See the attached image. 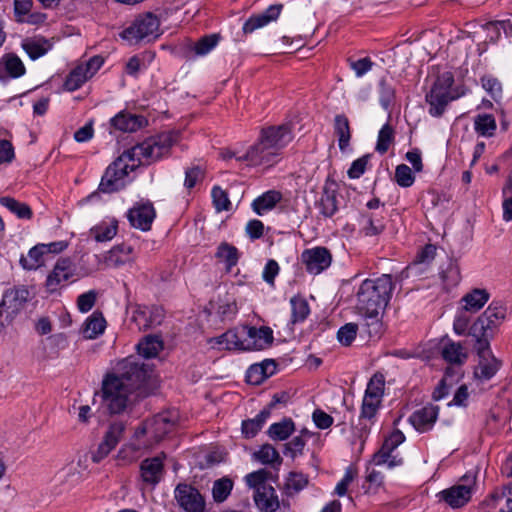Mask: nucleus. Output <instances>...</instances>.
<instances>
[{
    "mask_svg": "<svg viewBox=\"0 0 512 512\" xmlns=\"http://www.w3.org/2000/svg\"><path fill=\"white\" fill-rule=\"evenodd\" d=\"M176 141L175 133L166 132L146 139L124 151L107 167L99 184V190L104 193H112L124 188L126 177L130 172L140 164H150L167 155Z\"/></svg>",
    "mask_w": 512,
    "mask_h": 512,
    "instance_id": "obj_1",
    "label": "nucleus"
},
{
    "mask_svg": "<svg viewBox=\"0 0 512 512\" xmlns=\"http://www.w3.org/2000/svg\"><path fill=\"white\" fill-rule=\"evenodd\" d=\"M148 366L135 358H127L119 364L117 373H108L102 380V404L111 414L122 413L129 405L134 392L138 395L149 377Z\"/></svg>",
    "mask_w": 512,
    "mask_h": 512,
    "instance_id": "obj_2",
    "label": "nucleus"
},
{
    "mask_svg": "<svg viewBox=\"0 0 512 512\" xmlns=\"http://www.w3.org/2000/svg\"><path fill=\"white\" fill-rule=\"evenodd\" d=\"M506 307L501 301H493L469 328V336L474 340L473 348L479 362L474 369V376L481 381L492 379L501 367L490 348V341L498 332L506 317Z\"/></svg>",
    "mask_w": 512,
    "mask_h": 512,
    "instance_id": "obj_3",
    "label": "nucleus"
},
{
    "mask_svg": "<svg viewBox=\"0 0 512 512\" xmlns=\"http://www.w3.org/2000/svg\"><path fill=\"white\" fill-rule=\"evenodd\" d=\"M393 289L394 282L389 274H383L375 279H366L358 289L357 308L364 318V325L370 337H379L381 334L383 325L380 313L386 309Z\"/></svg>",
    "mask_w": 512,
    "mask_h": 512,
    "instance_id": "obj_4",
    "label": "nucleus"
},
{
    "mask_svg": "<svg viewBox=\"0 0 512 512\" xmlns=\"http://www.w3.org/2000/svg\"><path fill=\"white\" fill-rule=\"evenodd\" d=\"M292 139V130L288 124L263 128L258 141L245 151L243 157L254 166L272 165L276 161L280 150Z\"/></svg>",
    "mask_w": 512,
    "mask_h": 512,
    "instance_id": "obj_5",
    "label": "nucleus"
},
{
    "mask_svg": "<svg viewBox=\"0 0 512 512\" xmlns=\"http://www.w3.org/2000/svg\"><path fill=\"white\" fill-rule=\"evenodd\" d=\"M177 420V413L173 411L163 412L145 420L135 431L134 437L140 441L146 437V442L139 443L136 449H151L170 433Z\"/></svg>",
    "mask_w": 512,
    "mask_h": 512,
    "instance_id": "obj_6",
    "label": "nucleus"
},
{
    "mask_svg": "<svg viewBox=\"0 0 512 512\" xmlns=\"http://www.w3.org/2000/svg\"><path fill=\"white\" fill-rule=\"evenodd\" d=\"M453 84L454 76L451 72L438 75L430 92L426 94V102L429 104L431 116L441 117L448 104L459 97V95L452 94Z\"/></svg>",
    "mask_w": 512,
    "mask_h": 512,
    "instance_id": "obj_7",
    "label": "nucleus"
},
{
    "mask_svg": "<svg viewBox=\"0 0 512 512\" xmlns=\"http://www.w3.org/2000/svg\"><path fill=\"white\" fill-rule=\"evenodd\" d=\"M160 21L151 12L138 15L134 21L123 30L121 37L130 44H137L140 41H150L159 36Z\"/></svg>",
    "mask_w": 512,
    "mask_h": 512,
    "instance_id": "obj_8",
    "label": "nucleus"
},
{
    "mask_svg": "<svg viewBox=\"0 0 512 512\" xmlns=\"http://www.w3.org/2000/svg\"><path fill=\"white\" fill-rule=\"evenodd\" d=\"M385 377L381 372H376L370 378L361 405L359 416L360 425L365 420L372 422L381 406L384 396Z\"/></svg>",
    "mask_w": 512,
    "mask_h": 512,
    "instance_id": "obj_9",
    "label": "nucleus"
},
{
    "mask_svg": "<svg viewBox=\"0 0 512 512\" xmlns=\"http://www.w3.org/2000/svg\"><path fill=\"white\" fill-rule=\"evenodd\" d=\"M461 484L453 485L437 494L439 501L446 503L452 509H458L465 506L472 498L474 486L476 484V474L466 473L462 478Z\"/></svg>",
    "mask_w": 512,
    "mask_h": 512,
    "instance_id": "obj_10",
    "label": "nucleus"
},
{
    "mask_svg": "<svg viewBox=\"0 0 512 512\" xmlns=\"http://www.w3.org/2000/svg\"><path fill=\"white\" fill-rule=\"evenodd\" d=\"M166 459L165 453H160L153 457L145 458L141 461L139 466V476L142 489H154L164 478Z\"/></svg>",
    "mask_w": 512,
    "mask_h": 512,
    "instance_id": "obj_11",
    "label": "nucleus"
},
{
    "mask_svg": "<svg viewBox=\"0 0 512 512\" xmlns=\"http://www.w3.org/2000/svg\"><path fill=\"white\" fill-rule=\"evenodd\" d=\"M131 320L139 330H147L160 325L164 319V311L159 306L130 305Z\"/></svg>",
    "mask_w": 512,
    "mask_h": 512,
    "instance_id": "obj_12",
    "label": "nucleus"
},
{
    "mask_svg": "<svg viewBox=\"0 0 512 512\" xmlns=\"http://www.w3.org/2000/svg\"><path fill=\"white\" fill-rule=\"evenodd\" d=\"M301 260L309 274L318 275L331 265L332 255L326 247L317 246L305 249Z\"/></svg>",
    "mask_w": 512,
    "mask_h": 512,
    "instance_id": "obj_13",
    "label": "nucleus"
},
{
    "mask_svg": "<svg viewBox=\"0 0 512 512\" xmlns=\"http://www.w3.org/2000/svg\"><path fill=\"white\" fill-rule=\"evenodd\" d=\"M76 267L71 259L60 258L46 279V287L50 292H55L65 286L75 274Z\"/></svg>",
    "mask_w": 512,
    "mask_h": 512,
    "instance_id": "obj_14",
    "label": "nucleus"
},
{
    "mask_svg": "<svg viewBox=\"0 0 512 512\" xmlns=\"http://www.w3.org/2000/svg\"><path fill=\"white\" fill-rule=\"evenodd\" d=\"M241 333L246 335L244 345L247 351L264 350L270 347L274 341L273 330L268 326L244 327Z\"/></svg>",
    "mask_w": 512,
    "mask_h": 512,
    "instance_id": "obj_15",
    "label": "nucleus"
},
{
    "mask_svg": "<svg viewBox=\"0 0 512 512\" xmlns=\"http://www.w3.org/2000/svg\"><path fill=\"white\" fill-rule=\"evenodd\" d=\"M155 216L156 211L150 202L136 203L127 214L131 226L141 231L151 229Z\"/></svg>",
    "mask_w": 512,
    "mask_h": 512,
    "instance_id": "obj_16",
    "label": "nucleus"
},
{
    "mask_svg": "<svg viewBox=\"0 0 512 512\" xmlns=\"http://www.w3.org/2000/svg\"><path fill=\"white\" fill-rule=\"evenodd\" d=\"M438 415L439 406L428 404L414 411L409 417V422L418 432L425 433L433 428Z\"/></svg>",
    "mask_w": 512,
    "mask_h": 512,
    "instance_id": "obj_17",
    "label": "nucleus"
},
{
    "mask_svg": "<svg viewBox=\"0 0 512 512\" xmlns=\"http://www.w3.org/2000/svg\"><path fill=\"white\" fill-rule=\"evenodd\" d=\"M282 8V4H273L262 13L250 16L243 24V33H253L255 30L268 25L270 22L276 21L282 11Z\"/></svg>",
    "mask_w": 512,
    "mask_h": 512,
    "instance_id": "obj_18",
    "label": "nucleus"
},
{
    "mask_svg": "<svg viewBox=\"0 0 512 512\" xmlns=\"http://www.w3.org/2000/svg\"><path fill=\"white\" fill-rule=\"evenodd\" d=\"M320 214L325 218L333 217L338 211L337 184L327 180L319 201L316 202Z\"/></svg>",
    "mask_w": 512,
    "mask_h": 512,
    "instance_id": "obj_19",
    "label": "nucleus"
},
{
    "mask_svg": "<svg viewBox=\"0 0 512 512\" xmlns=\"http://www.w3.org/2000/svg\"><path fill=\"white\" fill-rule=\"evenodd\" d=\"M29 297L30 292L26 286H15L4 292L1 306L11 313H17L24 307Z\"/></svg>",
    "mask_w": 512,
    "mask_h": 512,
    "instance_id": "obj_20",
    "label": "nucleus"
},
{
    "mask_svg": "<svg viewBox=\"0 0 512 512\" xmlns=\"http://www.w3.org/2000/svg\"><path fill=\"white\" fill-rule=\"evenodd\" d=\"M204 311L208 315L215 311L220 321H231L237 314L238 307L235 299L226 294L224 297H219L217 301L211 300Z\"/></svg>",
    "mask_w": 512,
    "mask_h": 512,
    "instance_id": "obj_21",
    "label": "nucleus"
},
{
    "mask_svg": "<svg viewBox=\"0 0 512 512\" xmlns=\"http://www.w3.org/2000/svg\"><path fill=\"white\" fill-rule=\"evenodd\" d=\"M26 68L22 60L14 53H7L0 58V80L5 82L23 76Z\"/></svg>",
    "mask_w": 512,
    "mask_h": 512,
    "instance_id": "obj_22",
    "label": "nucleus"
},
{
    "mask_svg": "<svg viewBox=\"0 0 512 512\" xmlns=\"http://www.w3.org/2000/svg\"><path fill=\"white\" fill-rule=\"evenodd\" d=\"M110 124L116 130L122 132H135L147 124V120L142 115H136L121 111L110 120Z\"/></svg>",
    "mask_w": 512,
    "mask_h": 512,
    "instance_id": "obj_23",
    "label": "nucleus"
},
{
    "mask_svg": "<svg viewBox=\"0 0 512 512\" xmlns=\"http://www.w3.org/2000/svg\"><path fill=\"white\" fill-rule=\"evenodd\" d=\"M208 344L212 348L247 351L244 345L245 339H242L235 329H230L218 337L209 338Z\"/></svg>",
    "mask_w": 512,
    "mask_h": 512,
    "instance_id": "obj_24",
    "label": "nucleus"
},
{
    "mask_svg": "<svg viewBox=\"0 0 512 512\" xmlns=\"http://www.w3.org/2000/svg\"><path fill=\"white\" fill-rule=\"evenodd\" d=\"M253 498L261 511L276 512L280 507L277 493L271 485L259 487L257 491H254Z\"/></svg>",
    "mask_w": 512,
    "mask_h": 512,
    "instance_id": "obj_25",
    "label": "nucleus"
},
{
    "mask_svg": "<svg viewBox=\"0 0 512 512\" xmlns=\"http://www.w3.org/2000/svg\"><path fill=\"white\" fill-rule=\"evenodd\" d=\"M405 441V435L402 431L394 430L383 442L381 448L374 454L376 465H383L388 460L390 454Z\"/></svg>",
    "mask_w": 512,
    "mask_h": 512,
    "instance_id": "obj_26",
    "label": "nucleus"
},
{
    "mask_svg": "<svg viewBox=\"0 0 512 512\" xmlns=\"http://www.w3.org/2000/svg\"><path fill=\"white\" fill-rule=\"evenodd\" d=\"M441 356L446 362L453 365H462L468 357L462 344L451 339L442 341Z\"/></svg>",
    "mask_w": 512,
    "mask_h": 512,
    "instance_id": "obj_27",
    "label": "nucleus"
},
{
    "mask_svg": "<svg viewBox=\"0 0 512 512\" xmlns=\"http://www.w3.org/2000/svg\"><path fill=\"white\" fill-rule=\"evenodd\" d=\"M282 200V194L276 190H269L255 198L251 204L252 210L259 216L272 210Z\"/></svg>",
    "mask_w": 512,
    "mask_h": 512,
    "instance_id": "obj_28",
    "label": "nucleus"
},
{
    "mask_svg": "<svg viewBox=\"0 0 512 512\" xmlns=\"http://www.w3.org/2000/svg\"><path fill=\"white\" fill-rule=\"evenodd\" d=\"M334 134L338 139V146L342 152H345L349 147L351 140L350 122L346 115L337 114L334 117L333 123Z\"/></svg>",
    "mask_w": 512,
    "mask_h": 512,
    "instance_id": "obj_29",
    "label": "nucleus"
},
{
    "mask_svg": "<svg viewBox=\"0 0 512 512\" xmlns=\"http://www.w3.org/2000/svg\"><path fill=\"white\" fill-rule=\"evenodd\" d=\"M106 321L100 312H93L84 322L81 332L86 339H95L105 330Z\"/></svg>",
    "mask_w": 512,
    "mask_h": 512,
    "instance_id": "obj_30",
    "label": "nucleus"
},
{
    "mask_svg": "<svg viewBox=\"0 0 512 512\" xmlns=\"http://www.w3.org/2000/svg\"><path fill=\"white\" fill-rule=\"evenodd\" d=\"M294 431V421L289 417H285L281 421L271 424L267 430V435L274 441H284L287 440Z\"/></svg>",
    "mask_w": 512,
    "mask_h": 512,
    "instance_id": "obj_31",
    "label": "nucleus"
},
{
    "mask_svg": "<svg viewBox=\"0 0 512 512\" xmlns=\"http://www.w3.org/2000/svg\"><path fill=\"white\" fill-rule=\"evenodd\" d=\"M270 417L269 409H262L255 418L242 421L241 431L246 439L255 437Z\"/></svg>",
    "mask_w": 512,
    "mask_h": 512,
    "instance_id": "obj_32",
    "label": "nucleus"
},
{
    "mask_svg": "<svg viewBox=\"0 0 512 512\" xmlns=\"http://www.w3.org/2000/svg\"><path fill=\"white\" fill-rule=\"evenodd\" d=\"M490 294L485 289H473L463 298L464 309L468 312H478L489 300Z\"/></svg>",
    "mask_w": 512,
    "mask_h": 512,
    "instance_id": "obj_33",
    "label": "nucleus"
},
{
    "mask_svg": "<svg viewBox=\"0 0 512 512\" xmlns=\"http://www.w3.org/2000/svg\"><path fill=\"white\" fill-rule=\"evenodd\" d=\"M253 458L261 464L270 465L278 469L282 464V457L274 446L271 444H263L260 449L253 453Z\"/></svg>",
    "mask_w": 512,
    "mask_h": 512,
    "instance_id": "obj_34",
    "label": "nucleus"
},
{
    "mask_svg": "<svg viewBox=\"0 0 512 512\" xmlns=\"http://www.w3.org/2000/svg\"><path fill=\"white\" fill-rule=\"evenodd\" d=\"M22 48L32 60H36L51 49V44L44 38L27 39L22 42Z\"/></svg>",
    "mask_w": 512,
    "mask_h": 512,
    "instance_id": "obj_35",
    "label": "nucleus"
},
{
    "mask_svg": "<svg viewBox=\"0 0 512 512\" xmlns=\"http://www.w3.org/2000/svg\"><path fill=\"white\" fill-rule=\"evenodd\" d=\"M0 204L8 209L11 213L15 214L19 219L29 220L33 216V212L29 205L24 202H20L13 197H1Z\"/></svg>",
    "mask_w": 512,
    "mask_h": 512,
    "instance_id": "obj_36",
    "label": "nucleus"
},
{
    "mask_svg": "<svg viewBox=\"0 0 512 512\" xmlns=\"http://www.w3.org/2000/svg\"><path fill=\"white\" fill-rule=\"evenodd\" d=\"M174 499L182 512H192V485L179 483L174 489Z\"/></svg>",
    "mask_w": 512,
    "mask_h": 512,
    "instance_id": "obj_37",
    "label": "nucleus"
},
{
    "mask_svg": "<svg viewBox=\"0 0 512 512\" xmlns=\"http://www.w3.org/2000/svg\"><path fill=\"white\" fill-rule=\"evenodd\" d=\"M139 355L150 359L158 355L163 348L162 340L155 335H148L138 344Z\"/></svg>",
    "mask_w": 512,
    "mask_h": 512,
    "instance_id": "obj_38",
    "label": "nucleus"
},
{
    "mask_svg": "<svg viewBox=\"0 0 512 512\" xmlns=\"http://www.w3.org/2000/svg\"><path fill=\"white\" fill-rule=\"evenodd\" d=\"M216 257L224 261L226 271L230 272L231 269L238 263L239 251L235 246L224 242L219 245L216 252Z\"/></svg>",
    "mask_w": 512,
    "mask_h": 512,
    "instance_id": "obj_39",
    "label": "nucleus"
},
{
    "mask_svg": "<svg viewBox=\"0 0 512 512\" xmlns=\"http://www.w3.org/2000/svg\"><path fill=\"white\" fill-rule=\"evenodd\" d=\"M496 128V120L491 114H479L474 119V129L480 136L492 137Z\"/></svg>",
    "mask_w": 512,
    "mask_h": 512,
    "instance_id": "obj_40",
    "label": "nucleus"
},
{
    "mask_svg": "<svg viewBox=\"0 0 512 512\" xmlns=\"http://www.w3.org/2000/svg\"><path fill=\"white\" fill-rule=\"evenodd\" d=\"M291 304V322L293 324L303 322L310 313L307 300L301 296H293L290 299Z\"/></svg>",
    "mask_w": 512,
    "mask_h": 512,
    "instance_id": "obj_41",
    "label": "nucleus"
},
{
    "mask_svg": "<svg viewBox=\"0 0 512 512\" xmlns=\"http://www.w3.org/2000/svg\"><path fill=\"white\" fill-rule=\"evenodd\" d=\"M45 244H40L32 247L26 256H21L20 264L26 270H33L40 266L42 263V256L45 252Z\"/></svg>",
    "mask_w": 512,
    "mask_h": 512,
    "instance_id": "obj_42",
    "label": "nucleus"
},
{
    "mask_svg": "<svg viewBox=\"0 0 512 512\" xmlns=\"http://www.w3.org/2000/svg\"><path fill=\"white\" fill-rule=\"evenodd\" d=\"M233 485V481L228 477L217 479L213 483L212 487V496L214 501L217 503L224 502L231 494Z\"/></svg>",
    "mask_w": 512,
    "mask_h": 512,
    "instance_id": "obj_43",
    "label": "nucleus"
},
{
    "mask_svg": "<svg viewBox=\"0 0 512 512\" xmlns=\"http://www.w3.org/2000/svg\"><path fill=\"white\" fill-rule=\"evenodd\" d=\"M117 233V222H103L91 229V234L97 242L111 240Z\"/></svg>",
    "mask_w": 512,
    "mask_h": 512,
    "instance_id": "obj_44",
    "label": "nucleus"
},
{
    "mask_svg": "<svg viewBox=\"0 0 512 512\" xmlns=\"http://www.w3.org/2000/svg\"><path fill=\"white\" fill-rule=\"evenodd\" d=\"M220 35L217 33L208 34L194 42V55L204 56L212 51L219 43Z\"/></svg>",
    "mask_w": 512,
    "mask_h": 512,
    "instance_id": "obj_45",
    "label": "nucleus"
},
{
    "mask_svg": "<svg viewBox=\"0 0 512 512\" xmlns=\"http://www.w3.org/2000/svg\"><path fill=\"white\" fill-rule=\"evenodd\" d=\"M440 277L446 289L455 287L460 282L461 279L460 270L457 262L450 260L446 268L441 270Z\"/></svg>",
    "mask_w": 512,
    "mask_h": 512,
    "instance_id": "obj_46",
    "label": "nucleus"
},
{
    "mask_svg": "<svg viewBox=\"0 0 512 512\" xmlns=\"http://www.w3.org/2000/svg\"><path fill=\"white\" fill-rule=\"evenodd\" d=\"M393 141L394 129L389 123H386L382 126L378 133L375 150L380 154H385Z\"/></svg>",
    "mask_w": 512,
    "mask_h": 512,
    "instance_id": "obj_47",
    "label": "nucleus"
},
{
    "mask_svg": "<svg viewBox=\"0 0 512 512\" xmlns=\"http://www.w3.org/2000/svg\"><path fill=\"white\" fill-rule=\"evenodd\" d=\"M88 79L90 78L79 65L69 73L64 82V87L72 92L79 89Z\"/></svg>",
    "mask_w": 512,
    "mask_h": 512,
    "instance_id": "obj_48",
    "label": "nucleus"
},
{
    "mask_svg": "<svg viewBox=\"0 0 512 512\" xmlns=\"http://www.w3.org/2000/svg\"><path fill=\"white\" fill-rule=\"evenodd\" d=\"M492 498L499 506L500 512H512V482L506 485L501 492H495Z\"/></svg>",
    "mask_w": 512,
    "mask_h": 512,
    "instance_id": "obj_49",
    "label": "nucleus"
},
{
    "mask_svg": "<svg viewBox=\"0 0 512 512\" xmlns=\"http://www.w3.org/2000/svg\"><path fill=\"white\" fill-rule=\"evenodd\" d=\"M395 100V89L394 87L387 82L386 79L382 78L379 81V102L380 105L388 110Z\"/></svg>",
    "mask_w": 512,
    "mask_h": 512,
    "instance_id": "obj_50",
    "label": "nucleus"
},
{
    "mask_svg": "<svg viewBox=\"0 0 512 512\" xmlns=\"http://www.w3.org/2000/svg\"><path fill=\"white\" fill-rule=\"evenodd\" d=\"M481 85L494 101L498 102L499 99H501L503 91L502 84L497 78L491 75H485L481 78Z\"/></svg>",
    "mask_w": 512,
    "mask_h": 512,
    "instance_id": "obj_51",
    "label": "nucleus"
},
{
    "mask_svg": "<svg viewBox=\"0 0 512 512\" xmlns=\"http://www.w3.org/2000/svg\"><path fill=\"white\" fill-rule=\"evenodd\" d=\"M306 446V440L302 435L293 437L289 442L284 444L283 454L292 458L293 460L303 454V450Z\"/></svg>",
    "mask_w": 512,
    "mask_h": 512,
    "instance_id": "obj_52",
    "label": "nucleus"
},
{
    "mask_svg": "<svg viewBox=\"0 0 512 512\" xmlns=\"http://www.w3.org/2000/svg\"><path fill=\"white\" fill-rule=\"evenodd\" d=\"M395 181L400 187L408 188L414 184L415 176L408 165L400 164L395 169Z\"/></svg>",
    "mask_w": 512,
    "mask_h": 512,
    "instance_id": "obj_53",
    "label": "nucleus"
},
{
    "mask_svg": "<svg viewBox=\"0 0 512 512\" xmlns=\"http://www.w3.org/2000/svg\"><path fill=\"white\" fill-rule=\"evenodd\" d=\"M271 476V472L266 469H259L257 471L251 472L245 476L246 484L254 488V491H257L261 486H269L266 484V481Z\"/></svg>",
    "mask_w": 512,
    "mask_h": 512,
    "instance_id": "obj_54",
    "label": "nucleus"
},
{
    "mask_svg": "<svg viewBox=\"0 0 512 512\" xmlns=\"http://www.w3.org/2000/svg\"><path fill=\"white\" fill-rule=\"evenodd\" d=\"M211 196L214 207L218 212L230 210L231 202L228 198V194L221 187L214 186L211 191Z\"/></svg>",
    "mask_w": 512,
    "mask_h": 512,
    "instance_id": "obj_55",
    "label": "nucleus"
},
{
    "mask_svg": "<svg viewBox=\"0 0 512 512\" xmlns=\"http://www.w3.org/2000/svg\"><path fill=\"white\" fill-rule=\"evenodd\" d=\"M124 431L125 424L122 421H114L109 425V428L104 435V439L116 447L122 439Z\"/></svg>",
    "mask_w": 512,
    "mask_h": 512,
    "instance_id": "obj_56",
    "label": "nucleus"
},
{
    "mask_svg": "<svg viewBox=\"0 0 512 512\" xmlns=\"http://www.w3.org/2000/svg\"><path fill=\"white\" fill-rule=\"evenodd\" d=\"M358 326L355 323H347L340 327L337 332L338 341L344 345L349 346L354 341L357 335Z\"/></svg>",
    "mask_w": 512,
    "mask_h": 512,
    "instance_id": "obj_57",
    "label": "nucleus"
},
{
    "mask_svg": "<svg viewBox=\"0 0 512 512\" xmlns=\"http://www.w3.org/2000/svg\"><path fill=\"white\" fill-rule=\"evenodd\" d=\"M504 200L502 203L503 207V219L505 221H512V180L509 178L506 185L503 188Z\"/></svg>",
    "mask_w": 512,
    "mask_h": 512,
    "instance_id": "obj_58",
    "label": "nucleus"
},
{
    "mask_svg": "<svg viewBox=\"0 0 512 512\" xmlns=\"http://www.w3.org/2000/svg\"><path fill=\"white\" fill-rule=\"evenodd\" d=\"M437 252V247L434 244H426L416 255V258L413 262L414 266L419 264H430Z\"/></svg>",
    "mask_w": 512,
    "mask_h": 512,
    "instance_id": "obj_59",
    "label": "nucleus"
},
{
    "mask_svg": "<svg viewBox=\"0 0 512 512\" xmlns=\"http://www.w3.org/2000/svg\"><path fill=\"white\" fill-rule=\"evenodd\" d=\"M370 155L366 154L356 160H354L347 171L349 178L358 179L360 178L366 170L367 164L369 162Z\"/></svg>",
    "mask_w": 512,
    "mask_h": 512,
    "instance_id": "obj_60",
    "label": "nucleus"
},
{
    "mask_svg": "<svg viewBox=\"0 0 512 512\" xmlns=\"http://www.w3.org/2000/svg\"><path fill=\"white\" fill-rule=\"evenodd\" d=\"M309 483L308 476L303 473L291 472L287 479V488L299 492Z\"/></svg>",
    "mask_w": 512,
    "mask_h": 512,
    "instance_id": "obj_61",
    "label": "nucleus"
},
{
    "mask_svg": "<svg viewBox=\"0 0 512 512\" xmlns=\"http://www.w3.org/2000/svg\"><path fill=\"white\" fill-rule=\"evenodd\" d=\"M245 379L249 384L260 385L266 380L265 372L257 363L252 364L246 371Z\"/></svg>",
    "mask_w": 512,
    "mask_h": 512,
    "instance_id": "obj_62",
    "label": "nucleus"
},
{
    "mask_svg": "<svg viewBox=\"0 0 512 512\" xmlns=\"http://www.w3.org/2000/svg\"><path fill=\"white\" fill-rule=\"evenodd\" d=\"M349 64L352 70H354L357 77L364 76L367 72H369L374 63L369 57H364L355 61L349 60Z\"/></svg>",
    "mask_w": 512,
    "mask_h": 512,
    "instance_id": "obj_63",
    "label": "nucleus"
},
{
    "mask_svg": "<svg viewBox=\"0 0 512 512\" xmlns=\"http://www.w3.org/2000/svg\"><path fill=\"white\" fill-rule=\"evenodd\" d=\"M312 420L315 426L322 430L328 429L333 424V417L321 409L314 410Z\"/></svg>",
    "mask_w": 512,
    "mask_h": 512,
    "instance_id": "obj_64",
    "label": "nucleus"
}]
</instances>
